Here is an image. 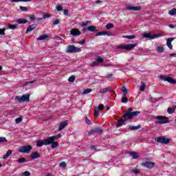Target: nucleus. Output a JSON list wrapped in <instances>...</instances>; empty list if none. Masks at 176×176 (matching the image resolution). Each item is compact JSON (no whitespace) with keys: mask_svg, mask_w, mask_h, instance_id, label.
<instances>
[{"mask_svg":"<svg viewBox=\"0 0 176 176\" xmlns=\"http://www.w3.org/2000/svg\"><path fill=\"white\" fill-rule=\"evenodd\" d=\"M38 157H41V155H39V153H38V152H34L32 154V159H38Z\"/></svg>","mask_w":176,"mask_h":176,"instance_id":"393cba45","label":"nucleus"},{"mask_svg":"<svg viewBox=\"0 0 176 176\" xmlns=\"http://www.w3.org/2000/svg\"><path fill=\"white\" fill-rule=\"evenodd\" d=\"M11 2H31V0H11Z\"/></svg>","mask_w":176,"mask_h":176,"instance_id":"e433bc0d","label":"nucleus"},{"mask_svg":"<svg viewBox=\"0 0 176 176\" xmlns=\"http://www.w3.org/2000/svg\"><path fill=\"white\" fill-rule=\"evenodd\" d=\"M145 87H146V85L145 84H142L140 87V91H144V90H145Z\"/></svg>","mask_w":176,"mask_h":176,"instance_id":"49530a36","label":"nucleus"},{"mask_svg":"<svg viewBox=\"0 0 176 176\" xmlns=\"http://www.w3.org/2000/svg\"><path fill=\"white\" fill-rule=\"evenodd\" d=\"M71 35H73V36H79L82 32L80 31L77 30L76 29H72L70 32Z\"/></svg>","mask_w":176,"mask_h":176,"instance_id":"4468645a","label":"nucleus"},{"mask_svg":"<svg viewBox=\"0 0 176 176\" xmlns=\"http://www.w3.org/2000/svg\"><path fill=\"white\" fill-rule=\"evenodd\" d=\"M94 131L95 133H97L98 134H101L104 131V130L101 129V127L100 126L94 128Z\"/></svg>","mask_w":176,"mask_h":176,"instance_id":"aec40b11","label":"nucleus"},{"mask_svg":"<svg viewBox=\"0 0 176 176\" xmlns=\"http://www.w3.org/2000/svg\"><path fill=\"white\" fill-rule=\"evenodd\" d=\"M157 52H158V53H163V52H164V48L162 46H158Z\"/></svg>","mask_w":176,"mask_h":176,"instance_id":"473e14b6","label":"nucleus"},{"mask_svg":"<svg viewBox=\"0 0 176 176\" xmlns=\"http://www.w3.org/2000/svg\"><path fill=\"white\" fill-rule=\"evenodd\" d=\"M85 122L87 123V124H89L90 126L91 124V121L89 119H87V117H85Z\"/></svg>","mask_w":176,"mask_h":176,"instance_id":"37998d69","label":"nucleus"},{"mask_svg":"<svg viewBox=\"0 0 176 176\" xmlns=\"http://www.w3.org/2000/svg\"><path fill=\"white\" fill-rule=\"evenodd\" d=\"M138 43H135L133 44L125 45H119L118 49H124V50H132L134 47H137Z\"/></svg>","mask_w":176,"mask_h":176,"instance_id":"20e7f679","label":"nucleus"},{"mask_svg":"<svg viewBox=\"0 0 176 176\" xmlns=\"http://www.w3.org/2000/svg\"><path fill=\"white\" fill-rule=\"evenodd\" d=\"M60 166L62 167V168H65V167H67V164L65 162H61L60 164Z\"/></svg>","mask_w":176,"mask_h":176,"instance_id":"6e6d98bb","label":"nucleus"},{"mask_svg":"<svg viewBox=\"0 0 176 176\" xmlns=\"http://www.w3.org/2000/svg\"><path fill=\"white\" fill-rule=\"evenodd\" d=\"M130 156H132V158L134 160H137L140 157V155H138L137 153H130Z\"/></svg>","mask_w":176,"mask_h":176,"instance_id":"a878e982","label":"nucleus"},{"mask_svg":"<svg viewBox=\"0 0 176 176\" xmlns=\"http://www.w3.org/2000/svg\"><path fill=\"white\" fill-rule=\"evenodd\" d=\"M168 14H170V16H174V14H176V8H173V9L170 10L168 12Z\"/></svg>","mask_w":176,"mask_h":176,"instance_id":"7c9ffc66","label":"nucleus"},{"mask_svg":"<svg viewBox=\"0 0 176 176\" xmlns=\"http://www.w3.org/2000/svg\"><path fill=\"white\" fill-rule=\"evenodd\" d=\"M47 38H49V34H42L37 38V41H45L47 39Z\"/></svg>","mask_w":176,"mask_h":176,"instance_id":"6ab92c4d","label":"nucleus"},{"mask_svg":"<svg viewBox=\"0 0 176 176\" xmlns=\"http://www.w3.org/2000/svg\"><path fill=\"white\" fill-rule=\"evenodd\" d=\"M43 145H45L44 142H42L41 140H38L36 142V146L41 147V146H43Z\"/></svg>","mask_w":176,"mask_h":176,"instance_id":"2f4dec72","label":"nucleus"},{"mask_svg":"<svg viewBox=\"0 0 176 176\" xmlns=\"http://www.w3.org/2000/svg\"><path fill=\"white\" fill-rule=\"evenodd\" d=\"M50 138H51V140H52V142H53L54 141V140H58V138H61V134L52 136Z\"/></svg>","mask_w":176,"mask_h":176,"instance_id":"cd10ccee","label":"nucleus"},{"mask_svg":"<svg viewBox=\"0 0 176 176\" xmlns=\"http://www.w3.org/2000/svg\"><path fill=\"white\" fill-rule=\"evenodd\" d=\"M12 152H13V151H12V150H8V151H7L6 154L4 155V156L3 157V159L4 160H6V159H8V157H9V156H10V155H12Z\"/></svg>","mask_w":176,"mask_h":176,"instance_id":"5701e85b","label":"nucleus"},{"mask_svg":"<svg viewBox=\"0 0 176 176\" xmlns=\"http://www.w3.org/2000/svg\"><path fill=\"white\" fill-rule=\"evenodd\" d=\"M67 124H68L67 121H64L63 122H61L58 127V131H61L62 130H64L65 127H67Z\"/></svg>","mask_w":176,"mask_h":176,"instance_id":"2eb2a0df","label":"nucleus"},{"mask_svg":"<svg viewBox=\"0 0 176 176\" xmlns=\"http://www.w3.org/2000/svg\"><path fill=\"white\" fill-rule=\"evenodd\" d=\"M56 10H58V12H61V10H63V7H61V6H57Z\"/></svg>","mask_w":176,"mask_h":176,"instance_id":"4d7b16f0","label":"nucleus"},{"mask_svg":"<svg viewBox=\"0 0 176 176\" xmlns=\"http://www.w3.org/2000/svg\"><path fill=\"white\" fill-rule=\"evenodd\" d=\"M98 115H100V111L96 108L94 110V118H98Z\"/></svg>","mask_w":176,"mask_h":176,"instance_id":"c756f323","label":"nucleus"},{"mask_svg":"<svg viewBox=\"0 0 176 176\" xmlns=\"http://www.w3.org/2000/svg\"><path fill=\"white\" fill-rule=\"evenodd\" d=\"M96 62L98 63V64L100 63H104V59H102L101 56H98L96 59Z\"/></svg>","mask_w":176,"mask_h":176,"instance_id":"58836bf2","label":"nucleus"},{"mask_svg":"<svg viewBox=\"0 0 176 176\" xmlns=\"http://www.w3.org/2000/svg\"><path fill=\"white\" fill-rule=\"evenodd\" d=\"M36 23H34L32 25H29L26 29V33L31 32V31H34L36 28Z\"/></svg>","mask_w":176,"mask_h":176,"instance_id":"9d476101","label":"nucleus"},{"mask_svg":"<svg viewBox=\"0 0 176 176\" xmlns=\"http://www.w3.org/2000/svg\"><path fill=\"white\" fill-rule=\"evenodd\" d=\"M160 79L165 80V82H168L171 85H176V80H175L173 78L168 76H160Z\"/></svg>","mask_w":176,"mask_h":176,"instance_id":"6e6552de","label":"nucleus"},{"mask_svg":"<svg viewBox=\"0 0 176 176\" xmlns=\"http://www.w3.org/2000/svg\"><path fill=\"white\" fill-rule=\"evenodd\" d=\"M34 81H30L28 82H25V86H28V85H32V83H34Z\"/></svg>","mask_w":176,"mask_h":176,"instance_id":"338daca9","label":"nucleus"},{"mask_svg":"<svg viewBox=\"0 0 176 176\" xmlns=\"http://www.w3.org/2000/svg\"><path fill=\"white\" fill-rule=\"evenodd\" d=\"M85 43H86V40L85 39L78 42L79 45H85Z\"/></svg>","mask_w":176,"mask_h":176,"instance_id":"0e129e2a","label":"nucleus"},{"mask_svg":"<svg viewBox=\"0 0 176 176\" xmlns=\"http://www.w3.org/2000/svg\"><path fill=\"white\" fill-rule=\"evenodd\" d=\"M8 28L10 30H16V28H17V25H9Z\"/></svg>","mask_w":176,"mask_h":176,"instance_id":"a19ab883","label":"nucleus"},{"mask_svg":"<svg viewBox=\"0 0 176 176\" xmlns=\"http://www.w3.org/2000/svg\"><path fill=\"white\" fill-rule=\"evenodd\" d=\"M27 21H28L25 19H19L18 20H16V23L18 24H25Z\"/></svg>","mask_w":176,"mask_h":176,"instance_id":"b1692460","label":"nucleus"},{"mask_svg":"<svg viewBox=\"0 0 176 176\" xmlns=\"http://www.w3.org/2000/svg\"><path fill=\"white\" fill-rule=\"evenodd\" d=\"M111 90H112V87H108L107 88H104V89H100L99 93L100 94H104L105 93H108V91H111Z\"/></svg>","mask_w":176,"mask_h":176,"instance_id":"f3484780","label":"nucleus"},{"mask_svg":"<svg viewBox=\"0 0 176 176\" xmlns=\"http://www.w3.org/2000/svg\"><path fill=\"white\" fill-rule=\"evenodd\" d=\"M51 144H52L51 148H52V149H54V148H57L58 146V143H57L56 142L54 141Z\"/></svg>","mask_w":176,"mask_h":176,"instance_id":"72a5a7b5","label":"nucleus"},{"mask_svg":"<svg viewBox=\"0 0 176 176\" xmlns=\"http://www.w3.org/2000/svg\"><path fill=\"white\" fill-rule=\"evenodd\" d=\"M140 111H133V112H128L122 116L124 119L127 122V120H130L133 119V118H135V116H138L140 115Z\"/></svg>","mask_w":176,"mask_h":176,"instance_id":"f257e3e1","label":"nucleus"},{"mask_svg":"<svg viewBox=\"0 0 176 176\" xmlns=\"http://www.w3.org/2000/svg\"><path fill=\"white\" fill-rule=\"evenodd\" d=\"M68 81L73 82H75V76H71L69 78H68Z\"/></svg>","mask_w":176,"mask_h":176,"instance_id":"ea45409f","label":"nucleus"},{"mask_svg":"<svg viewBox=\"0 0 176 176\" xmlns=\"http://www.w3.org/2000/svg\"><path fill=\"white\" fill-rule=\"evenodd\" d=\"M97 65H98V62L96 61H94L91 65L90 66L91 67H97Z\"/></svg>","mask_w":176,"mask_h":176,"instance_id":"8fccbe9b","label":"nucleus"},{"mask_svg":"<svg viewBox=\"0 0 176 176\" xmlns=\"http://www.w3.org/2000/svg\"><path fill=\"white\" fill-rule=\"evenodd\" d=\"M168 113H169V115H173V113H174V109L170 107L168 108Z\"/></svg>","mask_w":176,"mask_h":176,"instance_id":"09e8293b","label":"nucleus"},{"mask_svg":"<svg viewBox=\"0 0 176 176\" xmlns=\"http://www.w3.org/2000/svg\"><path fill=\"white\" fill-rule=\"evenodd\" d=\"M21 120H23V119H21V118H18L15 120L16 123H20V122H21Z\"/></svg>","mask_w":176,"mask_h":176,"instance_id":"e2e57ef3","label":"nucleus"},{"mask_svg":"<svg viewBox=\"0 0 176 176\" xmlns=\"http://www.w3.org/2000/svg\"><path fill=\"white\" fill-rule=\"evenodd\" d=\"M30 20H34V19H35V15H31V16H30Z\"/></svg>","mask_w":176,"mask_h":176,"instance_id":"774afa93","label":"nucleus"},{"mask_svg":"<svg viewBox=\"0 0 176 176\" xmlns=\"http://www.w3.org/2000/svg\"><path fill=\"white\" fill-rule=\"evenodd\" d=\"M129 130L133 131V130H139V129H141V125L138 126H129L128 127Z\"/></svg>","mask_w":176,"mask_h":176,"instance_id":"4be33fe9","label":"nucleus"},{"mask_svg":"<svg viewBox=\"0 0 176 176\" xmlns=\"http://www.w3.org/2000/svg\"><path fill=\"white\" fill-rule=\"evenodd\" d=\"M155 118L156 119L155 123L157 124H166V123H168V118L163 116H155Z\"/></svg>","mask_w":176,"mask_h":176,"instance_id":"f03ea898","label":"nucleus"},{"mask_svg":"<svg viewBox=\"0 0 176 176\" xmlns=\"http://www.w3.org/2000/svg\"><path fill=\"white\" fill-rule=\"evenodd\" d=\"M16 100L19 101V102H25L30 101V94H24L21 96H16Z\"/></svg>","mask_w":176,"mask_h":176,"instance_id":"39448f33","label":"nucleus"},{"mask_svg":"<svg viewBox=\"0 0 176 176\" xmlns=\"http://www.w3.org/2000/svg\"><path fill=\"white\" fill-rule=\"evenodd\" d=\"M82 49L75 47V45H69L66 49V53H79Z\"/></svg>","mask_w":176,"mask_h":176,"instance_id":"7ed1b4c3","label":"nucleus"},{"mask_svg":"<svg viewBox=\"0 0 176 176\" xmlns=\"http://www.w3.org/2000/svg\"><path fill=\"white\" fill-rule=\"evenodd\" d=\"M112 36V34L111 33H108V32H98L96 34V36Z\"/></svg>","mask_w":176,"mask_h":176,"instance_id":"9b49d317","label":"nucleus"},{"mask_svg":"<svg viewBox=\"0 0 176 176\" xmlns=\"http://www.w3.org/2000/svg\"><path fill=\"white\" fill-rule=\"evenodd\" d=\"M124 38H126V39H134V38H135V36H133V35L124 36Z\"/></svg>","mask_w":176,"mask_h":176,"instance_id":"de8ad7c7","label":"nucleus"},{"mask_svg":"<svg viewBox=\"0 0 176 176\" xmlns=\"http://www.w3.org/2000/svg\"><path fill=\"white\" fill-rule=\"evenodd\" d=\"M32 151V146H23L19 147V152L21 153H30Z\"/></svg>","mask_w":176,"mask_h":176,"instance_id":"423d86ee","label":"nucleus"},{"mask_svg":"<svg viewBox=\"0 0 176 176\" xmlns=\"http://www.w3.org/2000/svg\"><path fill=\"white\" fill-rule=\"evenodd\" d=\"M143 166H144V167H146L147 168H153V167H155V163L151 162H146L143 164Z\"/></svg>","mask_w":176,"mask_h":176,"instance_id":"ddd939ff","label":"nucleus"},{"mask_svg":"<svg viewBox=\"0 0 176 176\" xmlns=\"http://www.w3.org/2000/svg\"><path fill=\"white\" fill-rule=\"evenodd\" d=\"M126 119L124 118H123V116L122 117V119L119 120L117 122L116 124V127H122V126H123V124L125 123Z\"/></svg>","mask_w":176,"mask_h":176,"instance_id":"f8f14e48","label":"nucleus"},{"mask_svg":"<svg viewBox=\"0 0 176 176\" xmlns=\"http://www.w3.org/2000/svg\"><path fill=\"white\" fill-rule=\"evenodd\" d=\"M98 109V111H102V109H104V104H99L98 109Z\"/></svg>","mask_w":176,"mask_h":176,"instance_id":"3c124183","label":"nucleus"},{"mask_svg":"<svg viewBox=\"0 0 176 176\" xmlns=\"http://www.w3.org/2000/svg\"><path fill=\"white\" fill-rule=\"evenodd\" d=\"M8 142V140L5 137H0V143Z\"/></svg>","mask_w":176,"mask_h":176,"instance_id":"79ce46f5","label":"nucleus"},{"mask_svg":"<svg viewBox=\"0 0 176 176\" xmlns=\"http://www.w3.org/2000/svg\"><path fill=\"white\" fill-rule=\"evenodd\" d=\"M111 28H113V23H108L106 25L107 30H111Z\"/></svg>","mask_w":176,"mask_h":176,"instance_id":"4c0bfd02","label":"nucleus"},{"mask_svg":"<svg viewBox=\"0 0 176 176\" xmlns=\"http://www.w3.org/2000/svg\"><path fill=\"white\" fill-rule=\"evenodd\" d=\"M23 175H24V176H30V175H31V173H30V172H28V171H25V172L23 173Z\"/></svg>","mask_w":176,"mask_h":176,"instance_id":"bf43d9fd","label":"nucleus"},{"mask_svg":"<svg viewBox=\"0 0 176 176\" xmlns=\"http://www.w3.org/2000/svg\"><path fill=\"white\" fill-rule=\"evenodd\" d=\"M87 30L90 31L91 32H96V31H97L96 30V26L91 25V26H89L87 28Z\"/></svg>","mask_w":176,"mask_h":176,"instance_id":"bb28decb","label":"nucleus"},{"mask_svg":"<svg viewBox=\"0 0 176 176\" xmlns=\"http://www.w3.org/2000/svg\"><path fill=\"white\" fill-rule=\"evenodd\" d=\"M122 102H123L124 104H126V102H127L129 101V100L127 99V98L126 96H123L122 98Z\"/></svg>","mask_w":176,"mask_h":176,"instance_id":"c03bdc74","label":"nucleus"},{"mask_svg":"<svg viewBox=\"0 0 176 176\" xmlns=\"http://www.w3.org/2000/svg\"><path fill=\"white\" fill-rule=\"evenodd\" d=\"M91 21H87L85 22H82L81 24V27H87V25H89V24H91Z\"/></svg>","mask_w":176,"mask_h":176,"instance_id":"c85d7f7f","label":"nucleus"},{"mask_svg":"<svg viewBox=\"0 0 176 176\" xmlns=\"http://www.w3.org/2000/svg\"><path fill=\"white\" fill-rule=\"evenodd\" d=\"M63 14H64L65 16H68V10H65L63 11Z\"/></svg>","mask_w":176,"mask_h":176,"instance_id":"69168bd1","label":"nucleus"},{"mask_svg":"<svg viewBox=\"0 0 176 176\" xmlns=\"http://www.w3.org/2000/svg\"><path fill=\"white\" fill-rule=\"evenodd\" d=\"M94 128H93L92 129H91L89 132H88V135H93V134H94Z\"/></svg>","mask_w":176,"mask_h":176,"instance_id":"864d4df0","label":"nucleus"},{"mask_svg":"<svg viewBox=\"0 0 176 176\" xmlns=\"http://www.w3.org/2000/svg\"><path fill=\"white\" fill-rule=\"evenodd\" d=\"M173 41H174V38H168L166 40V45L168 46V47L170 50L173 49V45L171 44V42H173Z\"/></svg>","mask_w":176,"mask_h":176,"instance_id":"dca6fc26","label":"nucleus"},{"mask_svg":"<svg viewBox=\"0 0 176 176\" xmlns=\"http://www.w3.org/2000/svg\"><path fill=\"white\" fill-rule=\"evenodd\" d=\"M93 91V89H87L83 91L82 94H89V93H91Z\"/></svg>","mask_w":176,"mask_h":176,"instance_id":"c9c22d12","label":"nucleus"},{"mask_svg":"<svg viewBox=\"0 0 176 176\" xmlns=\"http://www.w3.org/2000/svg\"><path fill=\"white\" fill-rule=\"evenodd\" d=\"M6 29H0V35H5Z\"/></svg>","mask_w":176,"mask_h":176,"instance_id":"052dcab7","label":"nucleus"},{"mask_svg":"<svg viewBox=\"0 0 176 176\" xmlns=\"http://www.w3.org/2000/svg\"><path fill=\"white\" fill-rule=\"evenodd\" d=\"M143 38H149L150 39H156V38H159V35L154 34L151 35V33H144L142 34Z\"/></svg>","mask_w":176,"mask_h":176,"instance_id":"1a4fd4ad","label":"nucleus"},{"mask_svg":"<svg viewBox=\"0 0 176 176\" xmlns=\"http://www.w3.org/2000/svg\"><path fill=\"white\" fill-rule=\"evenodd\" d=\"M131 173H133V174H140V170L138 169H133Z\"/></svg>","mask_w":176,"mask_h":176,"instance_id":"603ef678","label":"nucleus"},{"mask_svg":"<svg viewBox=\"0 0 176 176\" xmlns=\"http://www.w3.org/2000/svg\"><path fill=\"white\" fill-rule=\"evenodd\" d=\"M122 91L124 97H126V96H127V88H126V87H122Z\"/></svg>","mask_w":176,"mask_h":176,"instance_id":"f704fd0d","label":"nucleus"},{"mask_svg":"<svg viewBox=\"0 0 176 176\" xmlns=\"http://www.w3.org/2000/svg\"><path fill=\"white\" fill-rule=\"evenodd\" d=\"M128 10H133L135 12H139L141 10V8L140 6H129L127 8Z\"/></svg>","mask_w":176,"mask_h":176,"instance_id":"a211bd4d","label":"nucleus"},{"mask_svg":"<svg viewBox=\"0 0 176 176\" xmlns=\"http://www.w3.org/2000/svg\"><path fill=\"white\" fill-rule=\"evenodd\" d=\"M156 142H160V144H167L170 142V140L168 138H166L164 136H160L155 138Z\"/></svg>","mask_w":176,"mask_h":176,"instance_id":"0eeeda50","label":"nucleus"},{"mask_svg":"<svg viewBox=\"0 0 176 176\" xmlns=\"http://www.w3.org/2000/svg\"><path fill=\"white\" fill-rule=\"evenodd\" d=\"M59 23H60V20L58 19H56L53 23L54 25H57V24H59Z\"/></svg>","mask_w":176,"mask_h":176,"instance_id":"13d9d810","label":"nucleus"},{"mask_svg":"<svg viewBox=\"0 0 176 176\" xmlns=\"http://www.w3.org/2000/svg\"><path fill=\"white\" fill-rule=\"evenodd\" d=\"M50 17V14H43V19H49Z\"/></svg>","mask_w":176,"mask_h":176,"instance_id":"680f3d73","label":"nucleus"},{"mask_svg":"<svg viewBox=\"0 0 176 176\" xmlns=\"http://www.w3.org/2000/svg\"><path fill=\"white\" fill-rule=\"evenodd\" d=\"M19 9L22 12H27V10H28V8H27V7H23V6H19Z\"/></svg>","mask_w":176,"mask_h":176,"instance_id":"a18cd8bd","label":"nucleus"},{"mask_svg":"<svg viewBox=\"0 0 176 176\" xmlns=\"http://www.w3.org/2000/svg\"><path fill=\"white\" fill-rule=\"evenodd\" d=\"M44 142V145H50L53 142V140L51 139V138L48 139H45L43 140Z\"/></svg>","mask_w":176,"mask_h":176,"instance_id":"412c9836","label":"nucleus"},{"mask_svg":"<svg viewBox=\"0 0 176 176\" xmlns=\"http://www.w3.org/2000/svg\"><path fill=\"white\" fill-rule=\"evenodd\" d=\"M18 162H19V163H24V162H26V160H25V158L22 157V158L19 159Z\"/></svg>","mask_w":176,"mask_h":176,"instance_id":"5fc2aeb1","label":"nucleus"}]
</instances>
